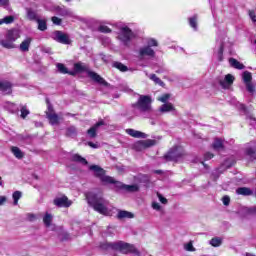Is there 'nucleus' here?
I'll return each instance as SVG.
<instances>
[{
	"label": "nucleus",
	"instance_id": "1",
	"mask_svg": "<svg viewBox=\"0 0 256 256\" xmlns=\"http://www.w3.org/2000/svg\"><path fill=\"white\" fill-rule=\"evenodd\" d=\"M153 47H159V42L155 38L146 39V45L140 46L135 50V57L138 61H149V59H155V49Z\"/></svg>",
	"mask_w": 256,
	"mask_h": 256
},
{
	"label": "nucleus",
	"instance_id": "2",
	"mask_svg": "<svg viewBox=\"0 0 256 256\" xmlns=\"http://www.w3.org/2000/svg\"><path fill=\"white\" fill-rule=\"evenodd\" d=\"M86 199L90 207L100 213L101 215H108L109 213V201H107L101 194L93 192L86 193Z\"/></svg>",
	"mask_w": 256,
	"mask_h": 256
},
{
	"label": "nucleus",
	"instance_id": "3",
	"mask_svg": "<svg viewBox=\"0 0 256 256\" xmlns=\"http://www.w3.org/2000/svg\"><path fill=\"white\" fill-rule=\"evenodd\" d=\"M118 29L116 39L120 41L121 45L129 47L133 39H137V33L133 32L126 24H116Z\"/></svg>",
	"mask_w": 256,
	"mask_h": 256
},
{
	"label": "nucleus",
	"instance_id": "4",
	"mask_svg": "<svg viewBox=\"0 0 256 256\" xmlns=\"http://www.w3.org/2000/svg\"><path fill=\"white\" fill-rule=\"evenodd\" d=\"M233 43L225 33L218 34L216 39L215 55L218 61H223V51H231Z\"/></svg>",
	"mask_w": 256,
	"mask_h": 256
},
{
	"label": "nucleus",
	"instance_id": "5",
	"mask_svg": "<svg viewBox=\"0 0 256 256\" xmlns=\"http://www.w3.org/2000/svg\"><path fill=\"white\" fill-rule=\"evenodd\" d=\"M74 71L75 73H87V76L95 83H99V85H107V81H105L103 77L96 72L91 71L89 64L77 62L74 64Z\"/></svg>",
	"mask_w": 256,
	"mask_h": 256
},
{
	"label": "nucleus",
	"instance_id": "6",
	"mask_svg": "<svg viewBox=\"0 0 256 256\" xmlns=\"http://www.w3.org/2000/svg\"><path fill=\"white\" fill-rule=\"evenodd\" d=\"M21 37V32L17 28H13L7 31L5 39L0 40V45L4 49H15V41Z\"/></svg>",
	"mask_w": 256,
	"mask_h": 256
},
{
	"label": "nucleus",
	"instance_id": "7",
	"mask_svg": "<svg viewBox=\"0 0 256 256\" xmlns=\"http://www.w3.org/2000/svg\"><path fill=\"white\" fill-rule=\"evenodd\" d=\"M151 103H153L151 96L140 95L137 102L133 104V107L140 113H149L151 111Z\"/></svg>",
	"mask_w": 256,
	"mask_h": 256
},
{
	"label": "nucleus",
	"instance_id": "8",
	"mask_svg": "<svg viewBox=\"0 0 256 256\" xmlns=\"http://www.w3.org/2000/svg\"><path fill=\"white\" fill-rule=\"evenodd\" d=\"M90 171L94 172L95 177H99L102 183H106L107 185H114L115 179L110 176H105V170L97 165H91L89 167Z\"/></svg>",
	"mask_w": 256,
	"mask_h": 256
},
{
	"label": "nucleus",
	"instance_id": "9",
	"mask_svg": "<svg viewBox=\"0 0 256 256\" xmlns=\"http://www.w3.org/2000/svg\"><path fill=\"white\" fill-rule=\"evenodd\" d=\"M183 157V149L179 146L171 148L168 153L164 156L166 161H179Z\"/></svg>",
	"mask_w": 256,
	"mask_h": 256
},
{
	"label": "nucleus",
	"instance_id": "10",
	"mask_svg": "<svg viewBox=\"0 0 256 256\" xmlns=\"http://www.w3.org/2000/svg\"><path fill=\"white\" fill-rule=\"evenodd\" d=\"M51 37L57 43H61L62 45H71V39L69 38V35L61 31H54L51 34Z\"/></svg>",
	"mask_w": 256,
	"mask_h": 256
},
{
	"label": "nucleus",
	"instance_id": "11",
	"mask_svg": "<svg viewBox=\"0 0 256 256\" xmlns=\"http://www.w3.org/2000/svg\"><path fill=\"white\" fill-rule=\"evenodd\" d=\"M46 115H47V119H48L50 124L59 125V121H60L61 118H59V115H57L53 111V107H51V105H48V112L46 113Z\"/></svg>",
	"mask_w": 256,
	"mask_h": 256
},
{
	"label": "nucleus",
	"instance_id": "12",
	"mask_svg": "<svg viewBox=\"0 0 256 256\" xmlns=\"http://www.w3.org/2000/svg\"><path fill=\"white\" fill-rule=\"evenodd\" d=\"M114 185L120 189H124V191H128V193H137L139 191V185L137 184L127 185L115 180Z\"/></svg>",
	"mask_w": 256,
	"mask_h": 256
},
{
	"label": "nucleus",
	"instance_id": "13",
	"mask_svg": "<svg viewBox=\"0 0 256 256\" xmlns=\"http://www.w3.org/2000/svg\"><path fill=\"white\" fill-rule=\"evenodd\" d=\"M245 153L250 159H256V142L252 141L246 145Z\"/></svg>",
	"mask_w": 256,
	"mask_h": 256
},
{
	"label": "nucleus",
	"instance_id": "14",
	"mask_svg": "<svg viewBox=\"0 0 256 256\" xmlns=\"http://www.w3.org/2000/svg\"><path fill=\"white\" fill-rule=\"evenodd\" d=\"M233 81H235V77L231 74H227L224 79L220 80L219 83L222 89H229L233 85Z\"/></svg>",
	"mask_w": 256,
	"mask_h": 256
},
{
	"label": "nucleus",
	"instance_id": "15",
	"mask_svg": "<svg viewBox=\"0 0 256 256\" xmlns=\"http://www.w3.org/2000/svg\"><path fill=\"white\" fill-rule=\"evenodd\" d=\"M72 203L66 196L54 199L56 207H71Z\"/></svg>",
	"mask_w": 256,
	"mask_h": 256
},
{
	"label": "nucleus",
	"instance_id": "16",
	"mask_svg": "<svg viewBox=\"0 0 256 256\" xmlns=\"http://www.w3.org/2000/svg\"><path fill=\"white\" fill-rule=\"evenodd\" d=\"M126 133L127 135H130V137H134V139H147V134L139 130L129 128L126 129Z\"/></svg>",
	"mask_w": 256,
	"mask_h": 256
},
{
	"label": "nucleus",
	"instance_id": "17",
	"mask_svg": "<svg viewBox=\"0 0 256 256\" xmlns=\"http://www.w3.org/2000/svg\"><path fill=\"white\" fill-rule=\"evenodd\" d=\"M156 141L155 140H151V139H148V140H142V141H139L135 144V147L139 148L140 150L141 149H147L149 147H153V145H155Z\"/></svg>",
	"mask_w": 256,
	"mask_h": 256
},
{
	"label": "nucleus",
	"instance_id": "18",
	"mask_svg": "<svg viewBox=\"0 0 256 256\" xmlns=\"http://www.w3.org/2000/svg\"><path fill=\"white\" fill-rule=\"evenodd\" d=\"M101 125H105V121L100 120L98 123H96L93 127H91L87 133L91 139L97 137V129L101 127Z\"/></svg>",
	"mask_w": 256,
	"mask_h": 256
},
{
	"label": "nucleus",
	"instance_id": "19",
	"mask_svg": "<svg viewBox=\"0 0 256 256\" xmlns=\"http://www.w3.org/2000/svg\"><path fill=\"white\" fill-rule=\"evenodd\" d=\"M174 111L175 106L172 103L162 104L158 109V113H174Z\"/></svg>",
	"mask_w": 256,
	"mask_h": 256
},
{
	"label": "nucleus",
	"instance_id": "20",
	"mask_svg": "<svg viewBox=\"0 0 256 256\" xmlns=\"http://www.w3.org/2000/svg\"><path fill=\"white\" fill-rule=\"evenodd\" d=\"M12 85L11 82H0V91L3 93V95H9L12 92Z\"/></svg>",
	"mask_w": 256,
	"mask_h": 256
},
{
	"label": "nucleus",
	"instance_id": "21",
	"mask_svg": "<svg viewBox=\"0 0 256 256\" xmlns=\"http://www.w3.org/2000/svg\"><path fill=\"white\" fill-rule=\"evenodd\" d=\"M146 77H149V79H151V81H154V83H156V85H160L161 87H163L164 83L161 80V78L157 77V75L155 74H149V72L144 71Z\"/></svg>",
	"mask_w": 256,
	"mask_h": 256
},
{
	"label": "nucleus",
	"instance_id": "22",
	"mask_svg": "<svg viewBox=\"0 0 256 256\" xmlns=\"http://www.w3.org/2000/svg\"><path fill=\"white\" fill-rule=\"evenodd\" d=\"M189 26L193 29V31H198V18L197 15L191 16L188 18Z\"/></svg>",
	"mask_w": 256,
	"mask_h": 256
},
{
	"label": "nucleus",
	"instance_id": "23",
	"mask_svg": "<svg viewBox=\"0 0 256 256\" xmlns=\"http://www.w3.org/2000/svg\"><path fill=\"white\" fill-rule=\"evenodd\" d=\"M118 219H133L135 215L129 211L120 210L117 215Z\"/></svg>",
	"mask_w": 256,
	"mask_h": 256
},
{
	"label": "nucleus",
	"instance_id": "24",
	"mask_svg": "<svg viewBox=\"0 0 256 256\" xmlns=\"http://www.w3.org/2000/svg\"><path fill=\"white\" fill-rule=\"evenodd\" d=\"M31 38H26L22 43L20 44V51L23 53L29 51V47H31Z\"/></svg>",
	"mask_w": 256,
	"mask_h": 256
},
{
	"label": "nucleus",
	"instance_id": "25",
	"mask_svg": "<svg viewBox=\"0 0 256 256\" xmlns=\"http://www.w3.org/2000/svg\"><path fill=\"white\" fill-rule=\"evenodd\" d=\"M229 64L231 65V67H233L234 69H245V65H243L241 62H239L237 59L235 58H230L229 59Z\"/></svg>",
	"mask_w": 256,
	"mask_h": 256
},
{
	"label": "nucleus",
	"instance_id": "26",
	"mask_svg": "<svg viewBox=\"0 0 256 256\" xmlns=\"http://www.w3.org/2000/svg\"><path fill=\"white\" fill-rule=\"evenodd\" d=\"M43 223L45 227H51V223H53V216L51 215V213L46 212V214L43 217Z\"/></svg>",
	"mask_w": 256,
	"mask_h": 256
},
{
	"label": "nucleus",
	"instance_id": "27",
	"mask_svg": "<svg viewBox=\"0 0 256 256\" xmlns=\"http://www.w3.org/2000/svg\"><path fill=\"white\" fill-rule=\"evenodd\" d=\"M72 161L75 163H81V165H88L89 162H87V159L83 158L79 154L72 155Z\"/></svg>",
	"mask_w": 256,
	"mask_h": 256
},
{
	"label": "nucleus",
	"instance_id": "28",
	"mask_svg": "<svg viewBox=\"0 0 256 256\" xmlns=\"http://www.w3.org/2000/svg\"><path fill=\"white\" fill-rule=\"evenodd\" d=\"M237 195L249 196L253 195V191L247 187H240L236 190Z\"/></svg>",
	"mask_w": 256,
	"mask_h": 256
},
{
	"label": "nucleus",
	"instance_id": "29",
	"mask_svg": "<svg viewBox=\"0 0 256 256\" xmlns=\"http://www.w3.org/2000/svg\"><path fill=\"white\" fill-rule=\"evenodd\" d=\"M55 11L58 15H61V17H66V15H71V12L67 10L65 7L57 6L55 7Z\"/></svg>",
	"mask_w": 256,
	"mask_h": 256
},
{
	"label": "nucleus",
	"instance_id": "30",
	"mask_svg": "<svg viewBox=\"0 0 256 256\" xmlns=\"http://www.w3.org/2000/svg\"><path fill=\"white\" fill-rule=\"evenodd\" d=\"M27 17L30 21H37L39 17L37 16V12L31 8L27 9Z\"/></svg>",
	"mask_w": 256,
	"mask_h": 256
},
{
	"label": "nucleus",
	"instance_id": "31",
	"mask_svg": "<svg viewBox=\"0 0 256 256\" xmlns=\"http://www.w3.org/2000/svg\"><path fill=\"white\" fill-rule=\"evenodd\" d=\"M212 147L215 151H221V149H223V141L220 138H216Z\"/></svg>",
	"mask_w": 256,
	"mask_h": 256
},
{
	"label": "nucleus",
	"instance_id": "32",
	"mask_svg": "<svg viewBox=\"0 0 256 256\" xmlns=\"http://www.w3.org/2000/svg\"><path fill=\"white\" fill-rule=\"evenodd\" d=\"M11 152L16 157V159H23V152L21 151V149H19V147L13 146L11 148Z\"/></svg>",
	"mask_w": 256,
	"mask_h": 256
},
{
	"label": "nucleus",
	"instance_id": "33",
	"mask_svg": "<svg viewBox=\"0 0 256 256\" xmlns=\"http://www.w3.org/2000/svg\"><path fill=\"white\" fill-rule=\"evenodd\" d=\"M15 21V17L14 16H6L2 19H0V25H11V23H13Z\"/></svg>",
	"mask_w": 256,
	"mask_h": 256
},
{
	"label": "nucleus",
	"instance_id": "34",
	"mask_svg": "<svg viewBox=\"0 0 256 256\" xmlns=\"http://www.w3.org/2000/svg\"><path fill=\"white\" fill-rule=\"evenodd\" d=\"M112 66L115 67V69H118L119 71H122V73H125L126 71H129V68L121 62H114L112 64Z\"/></svg>",
	"mask_w": 256,
	"mask_h": 256
},
{
	"label": "nucleus",
	"instance_id": "35",
	"mask_svg": "<svg viewBox=\"0 0 256 256\" xmlns=\"http://www.w3.org/2000/svg\"><path fill=\"white\" fill-rule=\"evenodd\" d=\"M56 67H57L59 73H62L63 75H66L67 73H69L70 75H74L73 72H69L67 70V67H65V64L58 63V64H56Z\"/></svg>",
	"mask_w": 256,
	"mask_h": 256
},
{
	"label": "nucleus",
	"instance_id": "36",
	"mask_svg": "<svg viewBox=\"0 0 256 256\" xmlns=\"http://www.w3.org/2000/svg\"><path fill=\"white\" fill-rule=\"evenodd\" d=\"M36 22L38 23L39 31H47V21L38 18Z\"/></svg>",
	"mask_w": 256,
	"mask_h": 256
},
{
	"label": "nucleus",
	"instance_id": "37",
	"mask_svg": "<svg viewBox=\"0 0 256 256\" xmlns=\"http://www.w3.org/2000/svg\"><path fill=\"white\" fill-rule=\"evenodd\" d=\"M66 135L67 137H75V135H77V128L74 126L68 127L66 130Z\"/></svg>",
	"mask_w": 256,
	"mask_h": 256
},
{
	"label": "nucleus",
	"instance_id": "38",
	"mask_svg": "<svg viewBox=\"0 0 256 256\" xmlns=\"http://www.w3.org/2000/svg\"><path fill=\"white\" fill-rule=\"evenodd\" d=\"M242 79L244 81V83H251V79H253V77L251 76V72L249 71H245L242 74Z\"/></svg>",
	"mask_w": 256,
	"mask_h": 256
},
{
	"label": "nucleus",
	"instance_id": "39",
	"mask_svg": "<svg viewBox=\"0 0 256 256\" xmlns=\"http://www.w3.org/2000/svg\"><path fill=\"white\" fill-rule=\"evenodd\" d=\"M221 243H223V240L218 237L210 240V245H212V247H221Z\"/></svg>",
	"mask_w": 256,
	"mask_h": 256
},
{
	"label": "nucleus",
	"instance_id": "40",
	"mask_svg": "<svg viewBox=\"0 0 256 256\" xmlns=\"http://www.w3.org/2000/svg\"><path fill=\"white\" fill-rule=\"evenodd\" d=\"M22 195L21 191H15L12 194L14 205H19V199H21Z\"/></svg>",
	"mask_w": 256,
	"mask_h": 256
},
{
	"label": "nucleus",
	"instance_id": "41",
	"mask_svg": "<svg viewBox=\"0 0 256 256\" xmlns=\"http://www.w3.org/2000/svg\"><path fill=\"white\" fill-rule=\"evenodd\" d=\"M169 99H171V94H163L162 96L157 98V101H160L161 103H169Z\"/></svg>",
	"mask_w": 256,
	"mask_h": 256
},
{
	"label": "nucleus",
	"instance_id": "42",
	"mask_svg": "<svg viewBox=\"0 0 256 256\" xmlns=\"http://www.w3.org/2000/svg\"><path fill=\"white\" fill-rule=\"evenodd\" d=\"M98 31H99L100 33H113V30H111V28H109V27L106 26V25H100V26L98 27Z\"/></svg>",
	"mask_w": 256,
	"mask_h": 256
},
{
	"label": "nucleus",
	"instance_id": "43",
	"mask_svg": "<svg viewBox=\"0 0 256 256\" xmlns=\"http://www.w3.org/2000/svg\"><path fill=\"white\" fill-rule=\"evenodd\" d=\"M245 213L248 215H255L256 216V206L247 207L244 209Z\"/></svg>",
	"mask_w": 256,
	"mask_h": 256
},
{
	"label": "nucleus",
	"instance_id": "44",
	"mask_svg": "<svg viewBox=\"0 0 256 256\" xmlns=\"http://www.w3.org/2000/svg\"><path fill=\"white\" fill-rule=\"evenodd\" d=\"M20 112L22 119H25L27 115H29V109H27V106H22Z\"/></svg>",
	"mask_w": 256,
	"mask_h": 256
},
{
	"label": "nucleus",
	"instance_id": "45",
	"mask_svg": "<svg viewBox=\"0 0 256 256\" xmlns=\"http://www.w3.org/2000/svg\"><path fill=\"white\" fill-rule=\"evenodd\" d=\"M100 39H101L102 45H104L105 47H107V45H111V38L107 36H102Z\"/></svg>",
	"mask_w": 256,
	"mask_h": 256
},
{
	"label": "nucleus",
	"instance_id": "46",
	"mask_svg": "<svg viewBox=\"0 0 256 256\" xmlns=\"http://www.w3.org/2000/svg\"><path fill=\"white\" fill-rule=\"evenodd\" d=\"M185 251H195V247H193V242H188L187 244L184 245Z\"/></svg>",
	"mask_w": 256,
	"mask_h": 256
},
{
	"label": "nucleus",
	"instance_id": "47",
	"mask_svg": "<svg viewBox=\"0 0 256 256\" xmlns=\"http://www.w3.org/2000/svg\"><path fill=\"white\" fill-rule=\"evenodd\" d=\"M51 20H52V23H54V25H61V18L53 16Z\"/></svg>",
	"mask_w": 256,
	"mask_h": 256
},
{
	"label": "nucleus",
	"instance_id": "48",
	"mask_svg": "<svg viewBox=\"0 0 256 256\" xmlns=\"http://www.w3.org/2000/svg\"><path fill=\"white\" fill-rule=\"evenodd\" d=\"M246 89L249 91V93H253L255 91V88L253 87V84L251 82L246 83Z\"/></svg>",
	"mask_w": 256,
	"mask_h": 256
},
{
	"label": "nucleus",
	"instance_id": "49",
	"mask_svg": "<svg viewBox=\"0 0 256 256\" xmlns=\"http://www.w3.org/2000/svg\"><path fill=\"white\" fill-rule=\"evenodd\" d=\"M222 202H223V205H225L227 207V205H229V203H231V198H229V196H224L222 198Z\"/></svg>",
	"mask_w": 256,
	"mask_h": 256
},
{
	"label": "nucleus",
	"instance_id": "50",
	"mask_svg": "<svg viewBox=\"0 0 256 256\" xmlns=\"http://www.w3.org/2000/svg\"><path fill=\"white\" fill-rule=\"evenodd\" d=\"M249 17H250L251 21H253V23H256L255 11H253V10L249 11Z\"/></svg>",
	"mask_w": 256,
	"mask_h": 256
},
{
	"label": "nucleus",
	"instance_id": "51",
	"mask_svg": "<svg viewBox=\"0 0 256 256\" xmlns=\"http://www.w3.org/2000/svg\"><path fill=\"white\" fill-rule=\"evenodd\" d=\"M213 153L211 152H207L205 155H204V161H209L210 159H213Z\"/></svg>",
	"mask_w": 256,
	"mask_h": 256
},
{
	"label": "nucleus",
	"instance_id": "52",
	"mask_svg": "<svg viewBox=\"0 0 256 256\" xmlns=\"http://www.w3.org/2000/svg\"><path fill=\"white\" fill-rule=\"evenodd\" d=\"M152 208H153L155 211H161V205H159V203H157V202H153V203H152Z\"/></svg>",
	"mask_w": 256,
	"mask_h": 256
},
{
	"label": "nucleus",
	"instance_id": "53",
	"mask_svg": "<svg viewBox=\"0 0 256 256\" xmlns=\"http://www.w3.org/2000/svg\"><path fill=\"white\" fill-rule=\"evenodd\" d=\"M158 199H159L160 202L163 203V205H166L167 198L163 197L161 194H158Z\"/></svg>",
	"mask_w": 256,
	"mask_h": 256
},
{
	"label": "nucleus",
	"instance_id": "54",
	"mask_svg": "<svg viewBox=\"0 0 256 256\" xmlns=\"http://www.w3.org/2000/svg\"><path fill=\"white\" fill-rule=\"evenodd\" d=\"M27 219L28 221H35V219H37V216H35V214H28Z\"/></svg>",
	"mask_w": 256,
	"mask_h": 256
},
{
	"label": "nucleus",
	"instance_id": "55",
	"mask_svg": "<svg viewBox=\"0 0 256 256\" xmlns=\"http://www.w3.org/2000/svg\"><path fill=\"white\" fill-rule=\"evenodd\" d=\"M7 5H9V0H0L1 7H7Z\"/></svg>",
	"mask_w": 256,
	"mask_h": 256
},
{
	"label": "nucleus",
	"instance_id": "56",
	"mask_svg": "<svg viewBox=\"0 0 256 256\" xmlns=\"http://www.w3.org/2000/svg\"><path fill=\"white\" fill-rule=\"evenodd\" d=\"M6 201H7V197H5V196H0V206H1V205H4Z\"/></svg>",
	"mask_w": 256,
	"mask_h": 256
},
{
	"label": "nucleus",
	"instance_id": "57",
	"mask_svg": "<svg viewBox=\"0 0 256 256\" xmlns=\"http://www.w3.org/2000/svg\"><path fill=\"white\" fill-rule=\"evenodd\" d=\"M89 147H92L93 149H97V145L94 144L93 142L88 143Z\"/></svg>",
	"mask_w": 256,
	"mask_h": 256
},
{
	"label": "nucleus",
	"instance_id": "58",
	"mask_svg": "<svg viewBox=\"0 0 256 256\" xmlns=\"http://www.w3.org/2000/svg\"><path fill=\"white\" fill-rule=\"evenodd\" d=\"M155 173H157V175H161V173H163V171H161V170H156Z\"/></svg>",
	"mask_w": 256,
	"mask_h": 256
},
{
	"label": "nucleus",
	"instance_id": "59",
	"mask_svg": "<svg viewBox=\"0 0 256 256\" xmlns=\"http://www.w3.org/2000/svg\"><path fill=\"white\" fill-rule=\"evenodd\" d=\"M0 187H3V178L0 177Z\"/></svg>",
	"mask_w": 256,
	"mask_h": 256
},
{
	"label": "nucleus",
	"instance_id": "60",
	"mask_svg": "<svg viewBox=\"0 0 256 256\" xmlns=\"http://www.w3.org/2000/svg\"><path fill=\"white\" fill-rule=\"evenodd\" d=\"M63 240H67L69 239V235L66 234V236L64 238H62Z\"/></svg>",
	"mask_w": 256,
	"mask_h": 256
},
{
	"label": "nucleus",
	"instance_id": "61",
	"mask_svg": "<svg viewBox=\"0 0 256 256\" xmlns=\"http://www.w3.org/2000/svg\"><path fill=\"white\" fill-rule=\"evenodd\" d=\"M253 45H255V47H256V40L253 41Z\"/></svg>",
	"mask_w": 256,
	"mask_h": 256
},
{
	"label": "nucleus",
	"instance_id": "62",
	"mask_svg": "<svg viewBox=\"0 0 256 256\" xmlns=\"http://www.w3.org/2000/svg\"><path fill=\"white\" fill-rule=\"evenodd\" d=\"M242 109H245V105H241Z\"/></svg>",
	"mask_w": 256,
	"mask_h": 256
},
{
	"label": "nucleus",
	"instance_id": "63",
	"mask_svg": "<svg viewBox=\"0 0 256 256\" xmlns=\"http://www.w3.org/2000/svg\"><path fill=\"white\" fill-rule=\"evenodd\" d=\"M67 3H70L71 0H65Z\"/></svg>",
	"mask_w": 256,
	"mask_h": 256
},
{
	"label": "nucleus",
	"instance_id": "64",
	"mask_svg": "<svg viewBox=\"0 0 256 256\" xmlns=\"http://www.w3.org/2000/svg\"><path fill=\"white\" fill-rule=\"evenodd\" d=\"M201 164L204 165V167H205V163H203V161H201Z\"/></svg>",
	"mask_w": 256,
	"mask_h": 256
}]
</instances>
